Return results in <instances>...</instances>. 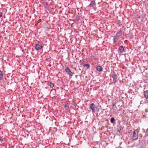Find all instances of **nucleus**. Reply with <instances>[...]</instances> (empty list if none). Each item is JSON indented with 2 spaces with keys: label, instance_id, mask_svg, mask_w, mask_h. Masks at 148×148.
<instances>
[{
  "label": "nucleus",
  "instance_id": "nucleus-1",
  "mask_svg": "<svg viewBox=\"0 0 148 148\" xmlns=\"http://www.w3.org/2000/svg\"><path fill=\"white\" fill-rule=\"evenodd\" d=\"M67 74L69 75L70 77H71L73 75V73L70 70L69 68L68 67H66L64 69Z\"/></svg>",
  "mask_w": 148,
  "mask_h": 148
},
{
  "label": "nucleus",
  "instance_id": "nucleus-2",
  "mask_svg": "<svg viewBox=\"0 0 148 148\" xmlns=\"http://www.w3.org/2000/svg\"><path fill=\"white\" fill-rule=\"evenodd\" d=\"M138 137V132L136 130H134L133 133V140H136Z\"/></svg>",
  "mask_w": 148,
  "mask_h": 148
},
{
  "label": "nucleus",
  "instance_id": "nucleus-3",
  "mask_svg": "<svg viewBox=\"0 0 148 148\" xmlns=\"http://www.w3.org/2000/svg\"><path fill=\"white\" fill-rule=\"evenodd\" d=\"M111 77L113 79V83L114 84H115L116 82L117 75L114 73H112L111 75Z\"/></svg>",
  "mask_w": 148,
  "mask_h": 148
},
{
  "label": "nucleus",
  "instance_id": "nucleus-4",
  "mask_svg": "<svg viewBox=\"0 0 148 148\" xmlns=\"http://www.w3.org/2000/svg\"><path fill=\"white\" fill-rule=\"evenodd\" d=\"M89 6L90 7H95L96 6L95 1L94 0L91 1L90 3L89 4Z\"/></svg>",
  "mask_w": 148,
  "mask_h": 148
},
{
  "label": "nucleus",
  "instance_id": "nucleus-5",
  "mask_svg": "<svg viewBox=\"0 0 148 148\" xmlns=\"http://www.w3.org/2000/svg\"><path fill=\"white\" fill-rule=\"evenodd\" d=\"M90 108L92 111H94L96 107L94 103H92L90 104Z\"/></svg>",
  "mask_w": 148,
  "mask_h": 148
},
{
  "label": "nucleus",
  "instance_id": "nucleus-6",
  "mask_svg": "<svg viewBox=\"0 0 148 148\" xmlns=\"http://www.w3.org/2000/svg\"><path fill=\"white\" fill-rule=\"evenodd\" d=\"M120 38L116 36V35L115 36L114 39H113V42L114 43H115L116 42H117L119 40Z\"/></svg>",
  "mask_w": 148,
  "mask_h": 148
},
{
  "label": "nucleus",
  "instance_id": "nucleus-7",
  "mask_svg": "<svg viewBox=\"0 0 148 148\" xmlns=\"http://www.w3.org/2000/svg\"><path fill=\"white\" fill-rule=\"evenodd\" d=\"M118 51L120 53H122L124 51V49L123 46H121L119 47L118 50Z\"/></svg>",
  "mask_w": 148,
  "mask_h": 148
},
{
  "label": "nucleus",
  "instance_id": "nucleus-8",
  "mask_svg": "<svg viewBox=\"0 0 148 148\" xmlns=\"http://www.w3.org/2000/svg\"><path fill=\"white\" fill-rule=\"evenodd\" d=\"M42 47V46L38 44H36L35 46V48L37 50H39L41 49Z\"/></svg>",
  "mask_w": 148,
  "mask_h": 148
},
{
  "label": "nucleus",
  "instance_id": "nucleus-9",
  "mask_svg": "<svg viewBox=\"0 0 148 148\" xmlns=\"http://www.w3.org/2000/svg\"><path fill=\"white\" fill-rule=\"evenodd\" d=\"M96 69L99 72H101L103 71V68L101 66H97L96 67Z\"/></svg>",
  "mask_w": 148,
  "mask_h": 148
},
{
  "label": "nucleus",
  "instance_id": "nucleus-10",
  "mask_svg": "<svg viewBox=\"0 0 148 148\" xmlns=\"http://www.w3.org/2000/svg\"><path fill=\"white\" fill-rule=\"evenodd\" d=\"M122 32L121 31H120L118 32L116 34V35L118 37H120L122 36Z\"/></svg>",
  "mask_w": 148,
  "mask_h": 148
},
{
  "label": "nucleus",
  "instance_id": "nucleus-11",
  "mask_svg": "<svg viewBox=\"0 0 148 148\" xmlns=\"http://www.w3.org/2000/svg\"><path fill=\"white\" fill-rule=\"evenodd\" d=\"M144 95L146 99H148V90H146L144 92Z\"/></svg>",
  "mask_w": 148,
  "mask_h": 148
},
{
  "label": "nucleus",
  "instance_id": "nucleus-12",
  "mask_svg": "<svg viewBox=\"0 0 148 148\" xmlns=\"http://www.w3.org/2000/svg\"><path fill=\"white\" fill-rule=\"evenodd\" d=\"M3 76V73L0 70V80H1Z\"/></svg>",
  "mask_w": 148,
  "mask_h": 148
},
{
  "label": "nucleus",
  "instance_id": "nucleus-13",
  "mask_svg": "<svg viewBox=\"0 0 148 148\" xmlns=\"http://www.w3.org/2000/svg\"><path fill=\"white\" fill-rule=\"evenodd\" d=\"M54 83H52L51 82H50L49 84V85L51 88H53L54 86Z\"/></svg>",
  "mask_w": 148,
  "mask_h": 148
},
{
  "label": "nucleus",
  "instance_id": "nucleus-14",
  "mask_svg": "<svg viewBox=\"0 0 148 148\" xmlns=\"http://www.w3.org/2000/svg\"><path fill=\"white\" fill-rule=\"evenodd\" d=\"M123 130V128L121 126H120L119 127V128L118 129V131L119 132H120V131Z\"/></svg>",
  "mask_w": 148,
  "mask_h": 148
},
{
  "label": "nucleus",
  "instance_id": "nucleus-15",
  "mask_svg": "<svg viewBox=\"0 0 148 148\" xmlns=\"http://www.w3.org/2000/svg\"><path fill=\"white\" fill-rule=\"evenodd\" d=\"M115 121V119L113 117H112L111 119L110 122L111 123H113Z\"/></svg>",
  "mask_w": 148,
  "mask_h": 148
},
{
  "label": "nucleus",
  "instance_id": "nucleus-16",
  "mask_svg": "<svg viewBox=\"0 0 148 148\" xmlns=\"http://www.w3.org/2000/svg\"><path fill=\"white\" fill-rule=\"evenodd\" d=\"M84 66L85 67H86L87 69H88L90 67V65L89 64H84Z\"/></svg>",
  "mask_w": 148,
  "mask_h": 148
},
{
  "label": "nucleus",
  "instance_id": "nucleus-17",
  "mask_svg": "<svg viewBox=\"0 0 148 148\" xmlns=\"http://www.w3.org/2000/svg\"><path fill=\"white\" fill-rule=\"evenodd\" d=\"M0 141L1 143H2L3 141V138L2 137H0Z\"/></svg>",
  "mask_w": 148,
  "mask_h": 148
},
{
  "label": "nucleus",
  "instance_id": "nucleus-18",
  "mask_svg": "<svg viewBox=\"0 0 148 148\" xmlns=\"http://www.w3.org/2000/svg\"><path fill=\"white\" fill-rule=\"evenodd\" d=\"M3 14L2 13L0 12V17H1L2 16Z\"/></svg>",
  "mask_w": 148,
  "mask_h": 148
},
{
  "label": "nucleus",
  "instance_id": "nucleus-19",
  "mask_svg": "<svg viewBox=\"0 0 148 148\" xmlns=\"http://www.w3.org/2000/svg\"><path fill=\"white\" fill-rule=\"evenodd\" d=\"M146 133H147V136H148V129H147V130H146Z\"/></svg>",
  "mask_w": 148,
  "mask_h": 148
},
{
  "label": "nucleus",
  "instance_id": "nucleus-20",
  "mask_svg": "<svg viewBox=\"0 0 148 148\" xmlns=\"http://www.w3.org/2000/svg\"><path fill=\"white\" fill-rule=\"evenodd\" d=\"M112 107H113V109H114V107H113L115 106L116 108V107L115 106L114 104H112Z\"/></svg>",
  "mask_w": 148,
  "mask_h": 148
},
{
  "label": "nucleus",
  "instance_id": "nucleus-21",
  "mask_svg": "<svg viewBox=\"0 0 148 148\" xmlns=\"http://www.w3.org/2000/svg\"><path fill=\"white\" fill-rule=\"evenodd\" d=\"M47 5V3H45V4L44 5V6L45 7H46V5Z\"/></svg>",
  "mask_w": 148,
  "mask_h": 148
},
{
  "label": "nucleus",
  "instance_id": "nucleus-22",
  "mask_svg": "<svg viewBox=\"0 0 148 148\" xmlns=\"http://www.w3.org/2000/svg\"><path fill=\"white\" fill-rule=\"evenodd\" d=\"M139 136H141V137H142V136H141V135H140V134Z\"/></svg>",
  "mask_w": 148,
  "mask_h": 148
},
{
  "label": "nucleus",
  "instance_id": "nucleus-23",
  "mask_svg": "<svg viewBox=\"0 0 148 148\" xmlns=\"http://www.w3.org/2000/svg\"><path fill=\"white\" fill-rule=\"evenodd\" d=\"M139 136H141V137H142V136H141V135H140V134Z\"/></svg>",
  "mask_w": 148,
  "mask_h": 148
},
{
  "label": "nucleus",
  "instance_id": "nucleus-24",
  "mask_svg": "<svg viewBox=\"0 0 148 148\" xmlns=\"http://www.w3.org/2000/svg\"><path fill=\"white\" fill-rule=\"evenodd\" d=\"M139 136H141V137H142V136H141V135H140V134Z\"/></svg>",
  "mask_w": 148,
  "mask_h": 148
},
{
  "label": "nucleus",
  "instance_id": "nucleus-25",
  "mask_svg": "<svg viewBox=\"0 0 148 148\" xmlns=\"http://www.w3.org/2000/svg\"><path fill=\"white\" fill-rule=\"evenodd\" d=\"M1 38V36H0V38Z\"/></svg>",
  "mask_w": 148,
  "mask_h": 148
}]
</instances>
